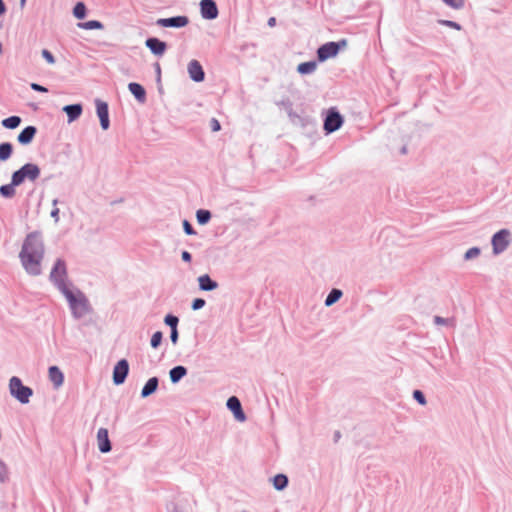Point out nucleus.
<instances>
[{
    "label": "nucleus",
    "mask_w": 512,
    "mask_h": 512,
    "mask_svg": "<svg viewBox=\"0 0 512 512\" xmlns=\"http://www.w3.org/2000/svg\"><path fill=\"white\" fill-rule=\"evenodd\" d=\"M2 53V44L0 43V54Z\"/></svg>",
    "instance_id": "50"
},
{
    "label": "nucleus",
    "mask_w": 512,
    "mask_h": 512,
    "mask_svg": "<svg viewBox=\"0 0 512 512\" xmlns=\"http://www.w3.org/2000/svg\"><path fill=\"white\" fill-rule=\"evenodd\" d=\"M433 321L436 325H446V326H455V320L454 318H443L441 316H435L433 318Z\"/></svg>",
    "instance_id": "34"
},
{
    "label": "nucleus",
    "mask_w": 512,
    "mask_h": 512,
    "mask_svg": "<svg viewBox=\"0 0 512 512\" xmlns=\"http://www.w3.org/2000/svg\"><path fill=\"white\" fill-rule=\"evenodd\" d=\"M162 337H163V335L160 331H157L152 335L151 342H150L152 348H157L161 344Z\"/></svg>",
    "instance_id": "38"
},
{
    "label": "nucleus",
    "mask_w": 512,
    "mask_h": 512,
    "mask_svg": "<svg viewBox=\"0 0 512 512\" xmlns=\"http://www.w3.org/2000/svg\"><path fill=\"white\" fill-rule=\"evenodd\" d=\"M187 374V369L184 366H175L169 371V377L173 384L178 383Z\"/></svg>",
    "instance_id": "22"
},
{
    "label": "nucleus",
    "mask_w": 512,
    "mask_h": 512,
    "mask_svg": "<svg viewBox=\"0 0 512 512\" xmlns=\"http://www.w3.org/2000/svg\"><path fill=\"white\" fill-rule=\"evenodd\" d=\"M413 398L422 406L426 405L427 401L422 391L415 390L413 392Z\"/></svg>",
    "instance_id": "39"
},
{
    "label": "nucleus",
    "mask_w": 512,
    "mask_h": 512,
    "mask_svg": "<svg viewBox=\"0 0 512 512\" xmlns=\"http://www.w3.org/2000/svg\"><path fill=\"white\" fill-rule=\"evenodd\" d=\"M481 253V250L480 248L478 247H472L470 249H468L465 254H464V260L466 261H470V260H473V259H476L477 257H479Z\"/></svg>",
    "instance_id": "33"
},
{
    "label": "nucleus",
    "mask_w": 512,
    "mask_h": 512,
    "mask_svg": "<svg viewBox=\"0 0 512 512\" xmlns=\"http://www.w3.org/2000/svg\"><path fill=\"white\" fill-rule=\"evenodd\" d=\"M63 111L66 112L68 116V122H73L80 117L82 106L81 104L67 105L63 108Z\"/></svg>",
    "instance_id": "18"
},
{
    "label": "nucleus",
    "mask_w": 512,
    "mask_h": 512,
    "mask_svg": "<svg viewBox=\"0 0 512 512\" xmlns=\"http://www.w3.org/2000/svg\"><path fill=\"white\" fill-rule=\"evenodd\" d=\"M242 512H248L247 510H243Z\"/></svg>",
    "instance_id": "52"
},
{
    "label": "nucleus",
    "mask_w": 512,
    "mask_h": 512,
    "mask_svg": "<svg viewBox=\"0 0 512 512\" xmlns=\"http://www.w3.org/2000/svg\"><path fill=\"white\" fill-rule=\"evenodd\" d=\"M170 340L173 344L177 343V341H178V330L177 329L171 330Z\"/></svg>",
    "instance_id": "44"
},
{
    "label": "nucleus",
    "mask_w": 512,
    "mask_h": 512,
    "mask_svg": "<svg viewBox=\"0 0 512 512\" xmlns=\"http://www.w3.org/2000/svg\"><path fill=\"white\" fill-rule=\"evenodd\" d=\"M181 258L185 262H190L192 257H191V254L188 251H183L181 253Z\"/></svg>",
    "instance_id": "46"
},
{
    "label": "nucleus",
    "mask_w": 512,
    "mask_h": 512,
    "mask_svg": "<svg viewBox=\"0 0 512 512\" xmlns=\"http://www.w3.org/2000/svg\"><path fill=\"white\" fill-rule=\"evenodd\" d=\"M14 186L15 185H12L11 184H8V185H3L0 187V194L3 196V197H6V198H10V197H13L15 195V189H14Z\"/></svg>",
    "instance_id": "32"
},
{
    "label": "nucleus",
    "mask_w": 512,
    "mask_h": 512,
    "mask_svg": "<svg viewBox=\"0 0 512 512\" xmlns=\"http://www.w3.org/2000/svg\"><path fill=\"white\" fill-rule=\"evenodd\" d=\"M58 213H59V209L55 208L52 210L51 216L54 217L56 220H58Z\"/></svg>",
    "instance_id": "48"
},
{
    "label": "nucleus",
    "mask_w": 512,
    "mask_h": 512,
    "mask_svg": "<svg viewBox=\"0 0 512 512\" xmlns=\"http://www.w3.org/2000/svg\"><path fill=\"white\" fill-rule=\"evenodd\" d=\"M511 243V232L508 229H501L491 239L494 255L503 253Z\"/></svg>",
    "instance_id": "4"
},
{
    "label": "nucleus",
    "mask_w": 512,
    "mask_h": 512,
    "mask_svg": "<svg viewBox=\"0 0 512 512\" xmlns=\"http://www.w3.org/2000/svg\"><path fill=\"white\" fill-rule=\"evenodd\" d=\"M36 132H37V129L34 126H27L20 132L17 139H18L19 143H21L23 145H27L33 140V138L36 135Z\"/></svg>",
    "instance_id": "16"
},
{
    "label": "nucleus",
    "mask_w": 512,
    "mask_h": 512,
    "mask_svg": "<svg viewBox=\"0 0 512 512\" xmlns=\"http://www.w3.org/2000/svg\"><path fill=\"white\" fill-rule=\"evenodd\" d=\"M205 300L202 299V298H196L194 299V301L192 302V309L193 310H199L201 308H203L205 306Z\"/></svg>",
    "instance_id": "41"
},
{
    "label": "nucleus",
    "mask_w": 512,
    "mask_h": 512,
    "mask_svg": "<svg viewBox=\"0 0 512 512\" xmlns=\"http://www.w3.org/2000/svg\"><path fill=\"white\" fill-rule=\"evenodd\" d=\"M13 152L12 144L6 142L0 144V161H6L9 159Z\"/></svg>",
    "instance_id": "26"
},
{
    "label": "nucleus",
    "mask_w": 512,
    "mask_h": 512,
    "mask_svg": "<svg viewBox=\"0 0 512 512\" xmlns=\"http://www.w3.org/2000/svg\"><path fill=\"white\" fill-rule=\"evenodd\" d=\"M346 40H341L339 42H328L321 45L317 50V57L320 62H324L329 58L335 57L341 48L346 47Z\"/></svg>",
    "instance_id": "5"
},
{
    "label": "nucleus",
    "mask_w": 512,
    "mask_h": 512,
    "mask_svg": "<svg viewBox=\"0 0 512 512\" xmlns=\"http://www.w3.org/2000/svg\"><path fill=\"white\" fill-rule=\"evenodd\" d=\"M42 56L43 58L49 63V64H54L55 63V58L54 56L52 55V53L50 51H48L47 49H43L42 50Z\"/></svg>",
    "instance_id": "40"
},
{
    "label": "nucleus",
    "mask_w": 512,
    "mask_h": 512,
    "mask_svg": "<svg viewBox=\"0 0 512 512\" xmlns=\"http://www.w3.org/2000/svg\"><path fill=\"white\" fill-rule=\"evenodd\" d=\"M96 440L100 452L108 453L111 451V442L109 439L108 430L106 428H100L98 430Z\"/></svg>",
    "instance_id": "12"
},
{
    "label": "nucleus",
    "mask_w": 512,
    "mask_h": 512,
    "mask_svg": "<svg viewBox=\"0 0 512 512\" xmlns=\"http://www.w3.org/2000/svg\"><path fill=\"white\" fill-rule=\"evenodd\" d=\"M164 323L166 325H168L171 328V330H174V329H177V325L179 323V319H178L177 316L168 314L164 318Z\"/></svg>",
    "instance_id": "35"
},
{
    "label": "nucleus",
    "mask_w": 512,
    "mask_h": 512,
    "mask_svg": "<svg viewBox=\"0 0 512 512\" xmlns=\"http://www.w3.org/2000/svg\"><path fill=\"white\" fill-rule=\"evenodd\" d=\"M317 68V63L315 61H308L300 63L297 66V72L300 74H311L313 73Z\"/></svg>",
    "instance_id": "24"
},
{
    "label": "nucleus",
    "mask_w": 512,
    "mask_h": 512,
    "mask_svg": "<svg viewBox=\"0 0 512 512\" xmlns=\"http://www.w3.org/2000/svg\"><path fill=\"white\" fill-rule=\"evenodd\" d=\"M199 288L203 291H213L218 287V283L210 278L209 275H201L198 278Z\"/></svg>",
    "instance_id": "17"
},
{
    "label": "nucleus",
    "mask_w": 512,
    "mask_h": 512,
    "mask_svg": "<svg viewBox=\"0 0 512 512\" xmlns=\"http://www.w3.org/2000/svg\"><path fill=\"white\" fill-rule=\"evenodd\" d=\"M65 277H66V266L65 263L61 260H58L51 271L50 278L54 281L60 288L65 287Z\"/></svg>",
    "instance_id": "7"
},
{
    "label": "nucleus",
    "mask_w": 512,
    "mask_h": 512,
    "mask_svg": "<svg viewBox=\"0 0 512 512\" xmlns=\"http://www.w3.org/2000/svg\"><path fill=\"white\" fill-rule=\"evenodd\" d=\"M49 379L56 388H59L64 382L63 373L57 366H51L49 368Z\"/></svg>",
    "instance_id": "19"
},
{
    "label": "nucleus",
    "mask_w": 512,
    "mask_h": 512,
    "mask_svg": "<svg viewBox=\"0 0 512 512\" xmlns=\"http://www.w3.org/2000/svg\"><path fill=\"white\" fill-rule=\"evenodd\" d=\"M145 45L155 56L158 57L162 56L167 49V44L155 37L148 38Z\"/></svg>",
    "instance_id": "13"
},
{
    "label": "nucleus",
    "mask_w": 512,
    "mask_h": 512,
    "mask_svg": "<svg viewBox=\"0 0 512 512\" xmlns=\"http://www.w3.org/2000/svg\"><path fill=\"white\" fill-rule=\"evenodd\" d=\"M21 123V118L19 116H11L2 121V125L8 129H15Z\"/></svg>",
    "instance_id": "28"
},
{
    "label": "nucleus",
    "mask_w": 512,
    "mask_h": 512,
    "mask_svg": "<svg viewBox=\"0 0 512 512\" xmlns=\"http://www.w3.org/2000/svg\"><path fill=\"white\" fill-rule=\"evenodd\" d=\"M443 2L447 6L453 8V9H456V10L461 9L464 6V0H443Z\"/></svg>",
    "instance_id": "36"
},
{
    "label": "nucleus",
    "mask_w": 512,
    "mask_h": 512,
    "mask_svg": "<svg viewBox=\"0 0 512 512\" xmlns=\"http://www.w3.org/2000/svg\"><path fill=\"white\" fill-rule=\"evenodd\" d=\"M73 14L77 19H83L86 16V6L83 2H78L74 9Z\"/></svg>",
    "instance_id": "31"
},
{
    "label": "nucleus",
    "mask_w": 512,
    "mask_h": 512,
    "mask_svg": "<svg viewBox=\"0 0 512 512\" xmlns=\"http://www.w3.org/2000/svg\"><path fill=\"white\" fill-rule=\"evenodd\" d=\"M342 295H343V293L341 290L336 289V288L332 289L325 299V305L327 307L332 306L342 297Z\"/></svg>",
    "instance_id": "25"
},
{
    "label": "nucleus",
    "mask_w": 512,
    "mask_h": 512,
    "mask_svg": "<svg viewBox=\"0 0 512 512\" xmlns=\"http://www.w3.org/2000/svg\"><path fill=\"white\" fill-rule=\"evenodd\" d=\"M227 408L233 413L234 418L239 422H244L246 420V415L243 412L241 402L236 396H231L227 400Z\"/></svg>",
    "instance_id": "10"
},
{
    "label": "nucleus",
    "mask_w": 512,
    "mask_h": 512,
    "mask_svg": "<svg viewBox=\"0 0 512 512\" xmlns=\"http://www.w3.org/2000/svg\"><path fill=\"white\" fill-rule=\"evenodd\" d=\"M6 11L5 4L2 0H0V15L4 14Z\"/></svg>",
    "instance_id": "47"
},
{
    "label": "nucleus",
    "mask_w": 512,
    "mask_h": 512,
    "mask_svg": "<svg viewBox=\"0 0 512 512\" xmlns=\"http://www.w3.org/2000/svg\"><path fill=\"white\" fill-rule=\"evenodd\" d=\"M65 295L69 300L72 308L76 311L79 309V312L82 313L86 310V301L82 298L77 299L71 292L66 291Z\"/></svg>",
    "instance_id": "20"
},
{
    "label": "nucleus",
    "mask_w": 512,
    "mask_h": 512,
    "mask_svg": "<svg viewBox=\"0 0 512 512\" xmlns=\"http://www.w3.org/2000/svg\"><path fill=\"white\" fill-rule=\"evenodd\" d=\"M78 26L81 29H85V30L102 29L103 28V24L97 20H90L87 22L79 23Z\"/></svg>",
    "instance_id": "30"
},
{
    "label": "nucleus",
    "mask_w": 512,
    "mask_h": 512,
    "mask_svg": "<svg viewBox=\"0 0 512 512\" xmlns=\"http://www.w3.org/2000/svg\"><path fill=\"white\" fill-rule=\"evenodd\" d=\"M343 124V118L338 111L331 108L324 120V130L326 133H333L338 130Z\"/></svg>",
    "instance_id": "6"
},
{
    "label": "nucleus",
    "mask_w": 512,
    "mask_h": 512,
    "mask_svg": "<svg viewBox=\"0 0 512 512\" xmlns=\"http://www.w3.org/2000/svg\"><path fill=\"white\" fill-rule=\"evenodd\" d=\"M196 218H197V222L200 224V225H205L207 224L210 219H211V213L210 211L208 210H205V209H199L197 212H196Z\"/></svg>",
    "instance_id": "29"
},
{
    "label": "nucleus",
    "mask_w": 512,
    "mask_h": 512,
    "mask_svg": "<svg viewBox=\"0 0 512 512\" xmlns=\"http://www.w3.org/2000/svg\"><path fill=\"white\" fill-rule=\"evenodd\" d=\"M200 12L202 18L207 20H213L218 16V8L213 0H201Z\"/></svg>",
    "instance_id": "9"
},
{
    "label": "nucleus",
    "mask_w": 512,
    "mask_h": 512,
    "mask_svg": "<svg viewBox=\"0 0 512 512\" xmlns=\"http://www.w3.org/2000/svg\"><path fill=\"white\" fill-rule=\"evenodd\" d=\"M9 390L11 395L22 404L28 403L30 397L33 394L32 389L27 386H24L22 384V381L15 376L12 377L9 381Z\"/></svg>",
    "instance_id": "3"
},
{
    "label": "nucleus",
    "mask_w": 512,
    "mask_h": 512,
    "mask_svg": "<svg viewBox=\"0 0 512 512\" xmlns=\"http://www.w3.org/2000/svg\"><path fill=\"white\" fill-rule=\"evenodd\" d=\"M211 128H212V131H214V132H217L221 129L220 123L217 119L213 118L211 120Z\"/></svg>",
    "instance_id": "43"
},
{
    "label": "nucleus",
    "mask_w": 512,
    "mask_h": 512,
    "mask_svg": "<svg viewBox=\"0 0 512 512\" xmlns=\"http://www.w3.org/2000/svg\"><path fill=\"white\" fill-rule=\"evenodd\" d=\"M183 229L187 235H195L196 234L195 230L193 229V227L187 220L183 221Z\"/></svg>",
    "instance_id": "42"
},
{
    "label": "nucleus",
    "mask_w": 512,
    "mask_h": 512,
    "mask_svg": "<svg viewBox=\"0 0 512 512\" xmlns=\"http://www.w3.org/2000/svg\"><path fill=\"white\" fill-rule=\"evenodd\" d=\"M188 73L190 78L195 82H201L204 80L205 73L197 60H192L189 62Z\"/></svg>",
    "instance_id": "15"
},
{
    "label": "nucleus",
    "mask_w": 512,
    "mask_h": 512,
    "mask_svg": "<svg viewBox=\"0 0 512 512\" xmlns=\"http://www.w3.org/2000/svg\"><path fill=\"white\" fill-rule=\"evenodd\" d=\"M25 1H26V0H21V4H22V5H24Z\"/></svg>",
    "instance_id": "51"
},
{
    "label": "nucleus",
    "mask_w": 512,
    "mask_h": 512,
    "mask_svg": "<svg viewBox=\"0 0 512 512\" xmlns=\"http://www.w3.org/2000/svg\"><path fill=\"white\" fill-rule=\"evenodd\" d=\"M128 374V362L122 359L114 368L113 380L115 384H121L124 382L126 375Z\"/></svg>",
    "instance_id": "14"
},
{
    "label": "nucleus",
    "mask_w": 512,
    "mask_h": 512,
    "mask_svg": "<svg viewBox=\"0 0 512 512\" xmlns=\"http://www.w3.org/2000/svg\"><path fill=\"white\" fill-rule=\"evenodd\" d=\"M43 244L36 233H31L24 241L20 258L25 270L31 275L41 273V261L43 259Z\"/></svg>",
    "instance_id": "1"
},
{
    "label": "nucleus",
    "mask_w": 512,
    "mask_h": 512,
    "mask_svg": "<svg viewBox=\"0 0 512 512\" xmlns=\"http://www.w3.org/2000/svg\"><path fill=\"white\" fill-rule=\"evenodd\" d=\"M438 23L440 25H443V26H446V27H449V28H452V29H455L458 31H460L462 29V26L459 23L451 21V20H438Z\"/></svg>",
    "instance_id": "37"
},
{
    "label": "nucleus",
    "mask_w": 512,
    "mask_h": 512,
    "mask_svg": "<svg viewBox=\"0 0 512 512\" xmlns=\"http://www.w3.org/2000/svg\"><path fill=\"white\" fill-rule=\"evenodd\" d=\"M31 88L34 90V91H38V92H47V89L39 84H36V83H32L31 84Z\"/></svg>",
    "instance_id": "45"
},
{
    "label": "nucleus",
    "mask_w": 512,
    "mask_h": 512,
    "mask_svg": "<svg viewBox=\"0 0 512 512\" xmlns=\"http://www.w3.org/2000/svg\"><path fill=\"white\" fill-rule=\"evenodd\" d=\"M189 19L187 16H175L171 18H160L156 21V25L160 27L182 28L187 26Z\"/></svg>",
    "instance_id": "8"
},
{
    "label": "nucleus",
    "mask_w": 512,
    "mask_h": 512,
    "mask_svg": "<svg viewBox=\"0 0 512 512\" xmlns=\"http://www.w3.org/2000/svg\"><path fill=\"white\" fill-rule=\"evenodd\" d=\"M40 175V169L35 164H25L19 170L15 171L12 175V185H20L26 179L30 181L36 180Z\"/></svg>",
    "instance_id": "2"
},
{
    "label": "nucleus",
    "mask_w": 512,
    "mask_h": 512,
    "mask_svg": "<svg viewBox=\"0 0 512 512\" xmlns=\"http://www.w3.org/2000/svg\"><path fill=\"white\" fill-rule=\"evenodd\" d=\"M273 485L276 490H283L288 485V478L284 474H278L273 478Z\"/></svg>",
    "instance_id": "27"
},
{
    "label": "nucleus",
    "mask_w": 512,
    "mask_h": 512,
    "mask_svg": "<svg viewBox=\"0 0 512 512\" xmlns=\"http://www.w3.org/2000/svg\"><path fill=\"white\" fill-rule=\"evenodd\" d=\"M275 24H276V19L274 17H271V18L268 19V25L270 27L275 26Z\"/></svg>",
    "instance_id": "49"
},
{
    "label": "nucleus",
    "mask_w": 512,
    "mask_h": 512,
    "mask_svg": "<svg viewBox=\"0 0 512 512\" xmlns=\"http://www.w3.org/2000/svg\"><path fill=\"white\" fill-rule=\"evenodd\" d=\"M130 93H132L140 103H144L146 101L145 89L140 84L130 83Z\"/></svg>",
    "instance_id": "23"
},
{
    "label": "nucleus",
    "mask_w": 512,
    "mask_h": 512,
    "mask_svg": "<svg viewBox=\"0 0 512 512\" xmlns=\"http://www.w3.org/2000/svg\"><path fill=\"white\" fill-rule=\"evenodd\" d=\"M97 115L100 119L101 127L104 130L109 128V114H108V105L106 102L96 99L95 101Z\"/></svg>",
    "instance_id": "11"
},
{
    "label": "nucleus",
    "mask_w": 512,
    "mask_h": 512,
    "mask_svg": "<svg viewBox=\"0 0 512 512\" xmlns=\"http://www.w3.org/2000/svg\"><path fill=\"white\" fill-rule=\"evenodd\" d=\"M159 380L157 377H151L141 391V397L146 398L152 395L158 388Z\"/></svg>",
    "instance_id": "21"
}]
</instances>
